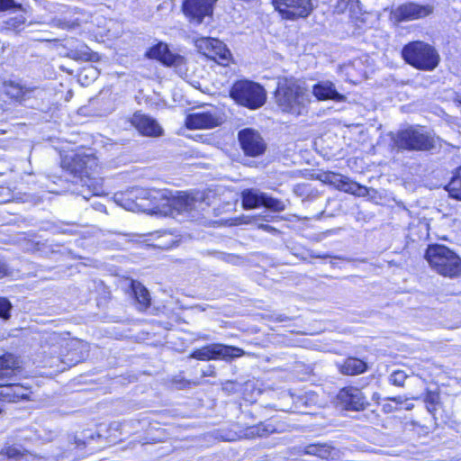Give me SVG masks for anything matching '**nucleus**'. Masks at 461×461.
Segmentation results:
<instances>
[{
    "instance_id": "obj_10",
    "label": "nucleus",
    "mask_w": 461,
    "mask_h": 461,
    "mask_svg": "<svg viewBox=\"0 0 461 461\" xmlns=\"http://www.w3.org/2000/svg\"><path fill=\"white\" fill-rule=\"evenodd\" d=\"M283 18L295 20L308 17L312 10V0H272Z\"/></svg>"
},
{
    "instance_id": "obj_22",
    "label": "nucleus",
    "mask_w": 461,
    "mask_h": 461,
    "mask_svg": "<svg viewBox=\"0 0 461 461\" xmlns=\"http://www.w3.org/2000/svg\"><path fill=\"white\" fill-rule=\"evenodd\" d=\"M137 194L132 193L131 189L116 196L117 203L128 211H145L147 204L144 203L135 201L134 197Z\"/></svg>"
},
{
    "instance_id": "obj_44",
    "label": "nucleus",
    "mask_w": 461,
    "mask_h": 461,
    "mask_svg": "<svg viewBox=\"0 0 461 461\" xmlns=\"http://www.w3.org/2000/svg\"><path fill=\"white\" fill-rule=\"evenodd\" d=\"M8 275V267L6 264L0 259V278Z\"/></svg>"
},
{
    "instance_id": "obj_26",
    "label": "nucleus",
    "mask_w": 461,
    "mask_h": 461,
    "mask_svg": "<svg viewBox=\"0 0 461 461\" xmlns=\"http://www.w3.org/2000/svg\"><path fill=\"white\" fill-rule=\"evenodd\" d=\"M4 91L11 98L15 100H22L28 94L32 92L33 88L27 87L14 81H8L4 83Z\"/></svg>"
},
{
    "instance_id": "obj_53",
    "label": "nucleus",
    "mask_w": 461,
    "mask_h": 461,
    "mask_svg": "<svg viewBox=\"0 0 461 461\" xmlns=\"http://www.w3.org/2000/svg\"><path fill=\"white\" fill-rule=\"evenodd\" d=\"M303 260H305L306 258L303 256L300 257Z\"/></svg>"
},
{
    "instance_id": "obj_3",
    "label": "nucleus",
    "mask_w": 461,
    "mask_h": 461,
    "mask_svg": "<svg viewBox=\"0 0 461 461\" xmlns=\"http://www.w3.org/2000/svg\"><path fill=\"white\" fill-rule=\"evenodd\" d=\"M274 98L281 112L296 117L306 114L311 104L307 89L294 78H279Z\"/></svg>"
},
{
    "instance_id": "obj_6",
    "label": "nucleus",
    "mask_w": 461,
    "mask_h": 461,
    "mask_svg": "<svg viewBox=\"0 0 461 461\" xmlns=\"http://www.w3.org/2000/svg\"><path fill=\"white\" fill-rule=\"evenodd\" d=\"M230 96L240 104L250 109L261 107L266 102V91L251 81L236 82L230 89Z\"/></svg>"
},
{
    "instance_id": "obj_28",
    "label": "nucleus",
    "mask_w": 461,
    "mask_h": 461,
    "mask_svg": "<svg viewBox=\"0 0 461 461\" xmlns=\"http://www.w3.org/2000/svg\"><path fill=\"white\" fill-rule=\"evenodd\" d=\"M339 190L358 196H365L367 194V190L365 186L351 181L348 177L345 178Z\"/></svg>"
},
{
    "instance_id": "obj_25",
    "label": "nucleus",
    "mask_w": 461,
    "mask_h": 461,
    "mask_svg": "<svg viewBox=\"0 0 461 461\" xmlns=\"http://www.w3.org/2000/svg\"><path fill=\"white\" fill-rule=\"evenodd\" d=\"M340 403H363L366 400L364 393L357 387H345L338 394Z\"/></svg>"
},
{
    "instance_id": "obj_36",
    "label": "nucleus",
    "mask_w": 461,
    "mask_h": 461,
    "mask_svg": "<svg viewBox=\"0 0 461 461\" xmlns=\"http://www.w3.org/2000/svg\"><path fill=\"white\" fill-rule=\"evenodd\" d=\"M0 454L6 456L8 458H16L21 455V451L14 447H6L1 450Z\"/></svg>"
},
{
    "instance_id": "obj_18",
    "label": "nucleus",
    "mask_w": 461,
    "mask_h": 461,
    "mask_svg": "<svg viewBox=\"0 0 461 461\" xmlns=\"http://www.w3.org/2000/svg\"><path fill=\"white\" fill-rule=\"evenodd\" d=\"M312 94L318 101L342 102L345 100V96L338 92L334 83L330 80H322L313 85Z\"/></svg>"
},
{
    "instance_id": "obj_13",
    "label": "nucleus",
    "mask_w": 461,
    "mask_h": 461,
    "mask_svg": "<svg viewBox=\"0 0 461 461\" xmlns=\"http://www.w3.org/2000/svg\"><path fill=\"white\" fill-rule=\"evenodd\" d=\"M217 0H184L182 11L191 21L200 24L205 16H211Z\"/></svg>"
},
{
    "instance_id": "obj_16",
    "label": "nucleus",
    "mask_w": 461,
    "mask_h": 461,
    "mask_svg": "<svg viewBox=\"0 0 461 461\" xmlns=\"http://www.w3.org/2000/svg\"><path fill=\"white\" fill-rule=\"evenodd\" d=\"M32 392L18 384L0 385V401L8 403H15L20 401H32Z\"/></svg>"
},
{
    "instance_id": "obj_24",
    "label": "nucleus",
    "mask_w": 461,
    "mask_h": 461,
    "mask_svg": "<svg viewBox=\"0 0 461 461\" xmlns=\"http://www.w3.org/2000/svg\"><path fill=\"white\" fill-rule=\"evenodd\" d=\"M339 368L343 375H356L364 373L367 369V365L359 358L348 357Z\"/></svg>"
},
{
    "instance_id": "obj_17",
    "label": "nucleus",
    "mask_w": 461,
    "mask_h": 461,
    "mask_svg": "<svg viewBox=\"0 0 461 461\" xmlns=\"http://www.w3.org/2000/svg\"><path fill=\"white\" fill-rule=\"evenodd\" d=\"M131 122L142 135L157 137L162 134V128L156 120L140 113H135Z\"/></svg>"
},
{
    "instance_id": "obj_32",
    "label": "nucleus",
    "mask_w": 461,
    "mask_h": 461,
    "mask_svg": "<svg viewBox=\"0 0 461 461\" xmlns=\"http://www.w3.org/2000/svg\"><path fill=\"white\" fill-rule=\"evenodd\" d=\"M347 176H344L340 174L337 173H329L325 180L330 183V185H334L337 189L339 190L340 185H342L343 181L345 180Z\"/></svg>"
},
{
    "instance_id": "obj_8",
    "label": "nucleus",
    "mask_w": 461,
    "mask_h": 461,
    "mask_svg": "<svg viewBox=\"0 0 461 461\" xmlns=\"http://www.w3.org/2000/svg\"><path fill=\"white\" fill-rule=\"evenodd\" d=\"M65 349L68 352L67 355L61 354L60 357L50 358V367H55L58 371H64L68 367L75 366L85 357L83 351L88 350V345L84 341L72 339L65 342Z\"/></svg>"
},
{
    "instance_id": "obj_34",
    "label": "nucleus",
    "mask_w": 461,
    "mask_h": 461,
    "mask_svg": "<svg viewBox=\"0 0 461 461\" xmlns=\"http://www.w3.org/2000/svg\"><path fill=\"white\" fill-rule=\"evenodd\" d=\"M333 448L327 444H319L318 446V455L321 458L328 459L331 456Z\"/></svg>"
},
{
    "instance_id": "obj_45",
    "label": "nucleus",
    "mask_w": 461,
    "mask_h": 461,
    "mask_svg": "<svg viewBox=\"0 0 461 461\" xmlns=\"http://www.w3.org/2000/svg\"><path fill=\"white\" fill-rule=\"evenodd\" d=\"M441 407H442V405L432 404V405L427 406V409H428V411L429 413H431L435 419H437V417H436L437 412H438V409H441Z\"/></svg>"
},
{
    "instance_id": "obj_51",
    "label": "nucleus",
    "mask_w": 461,
    "mask_h": 461,
    "mask_svg": "<svg viewBox=\"0 0 461 461\" xmlns=\"http://www.w3.org/2000/svg\"><path fill=\"white\" fill-rule=\"evenodd\" d=\"M419 400H420V397L415 396V395H411V396L405 398V401H419Z\"/></svg>"
},
{
    "instance_id": "obj_21",
    "label": "nucleus",
    "mask_w": 461,
    "mask_h": 461,
    "mask_svg": "<svg viewBox=\"0 0 461 461\" xmlns=\"http://www.w3.org/2000/svg\"><path fill=\"white\" fill-rule=\"evenodd\" d=\"M131 293L134 296L138 308L140 311L148 309L150 305V296L147 288L140 282H131Z\"/></svg>"
},
{
    "instance_id": "obj_48",
    "label": "nucleus",
    "mask_w": 461,
    "mask_h": 461,
    "mask_svg": "<svg viewBox=\"0 0 461 461\" xmlns=\"http://www.w3.org/2000/svg\"><path fill=\"white\" fill-rule=\"evenodd\" d=\"M258 227L266 231H268V232L276 231V230L270 225L260 224Z\"/></svg>"
},
{
    "instance_id": "obj_43",
    "label": "nucleus",
    "mask_w": 461,
    "mask_h": 461,
    "mask_svg": "<svg viewBox=\"0 0 461 461\" xmlns=\"http://www.w3.org/2000/svg\"><path fill=\"white\" fill-rule=\"evenodd\" d=\"M174 383L177 389H184L191 384V382L186 380H175Z\"/></svg>"
},
{
    "instance_id": "obj_37",
    "label": "nucleus",
    "mask_w": 461,
    "mask_h": 461,
    "mask_svg": "<svg viewBox=\"0 0 461 461\" xmlns=\"http://www.w3.org/2000/svg\"><path fill=\"white\" fill-rule=\"evenodd\" d=\"M439 401L438 393L433 391H428L424 402L426 403H438Z\"/></svg>"
},
{
    "instance_id": "obj_47",
    "label": "nucleus",
    "mask_w": 461,
    "mask_h": 461,
    "mask_svg": "<svg viewBox=\"0 0 461 461\" xmlns=\"http://www.w3.org/2000/svg\"><path fill=\"white\" fill-rule=\"evenodd\" d=\"M345 410L346 411H363L364 410V405L363 404H360V405H346Z\"/></svg>"
},
{
    "instance_id": "obj_30",
    "label": "nucleus",
    "mask_w": 461,
    "mask_h": 461,
    "mask_svg": "<svg viewBox=\"0 0 461 461\" xmlns=\"http://www.w3.org/2000/svg\"><path fill=\"white\" fill-rule=\"evenodd\" d=\"M158 239V240L155 246L163 249H169L173 248L175 244L177 242L176 238L171 233L167 232H165Z\"/></svg>"
},
{
    "instance_id": "obj_42",
    "label": "nucleus",
    "mask_w": 461,
    "mask_h": 461,
    "mask_svg": "<svg viewBox=\"0 0 461 461\" xmlns=\"http://www.w3.org/2000/svg\"><path fill=\"white\" fill-rule=\"evenodd\" d=\"M72 55L74 59H79L84 60H88L90 59V54L87 50L82 51L80 54H78L77 52H74Z\"/></svg>"
},
{
    "instance_id": "obj_46",
    "label": "nucleus",
    "mask_w": 461,
    "mask_h": 461,
    "mask_svg": "<svg viewBox=\"0 0 461 461\" xmlns=\"http://www.w3.org/2000/svg\"><path fill=\"white\" fill-rule=\"evenodd\" d=\"M311 258H331L330 255L329 254H326V253H323V254H317L313 251H310L309 254H308Z\"/></svg>"
},
{
    "instance_id": "obj_2",
    "label": "nucleus",
    "mask_w": 461,
    "mask_h": 461,
    "mask_svg": "<svg viewBox=\"0 0 461 461\" xmlns=\"http://www.w3.org/2000/svg\"><path fill=\"white\" fill-rule=\"evenodd\" d=\"M62 167L74 176L75 185L81 187L74 192L85 200L104 193L102 178L94 176L98 163L92 154L77 153L73 156H66L62 160Z\"/></svg>"
},
{
    "instance_id": "obj_14",
    "label": "nucleus",
    "mask_w": 461,
    "mask_h": 461,
    "mask_svg": "<svg viewBox=\"0 0 461 461\" xmlns=\"http://www.w3.org/2000/svg\"><path fill=\"white\" fill-rule=\"evenodd\" d=\"M221 122V116L214 109L190 113L185 119V125L189 129H212Z\"/></svg>"
},
{
    "instance_id": "obj_35",
    "label": "nucleus",
    "mask_w": 461,
    "mask_h": 461,
    "mask_svg": "<svg viewBox=\"0 0 461 461\" xmlns=\"http://www.w3.org/2000/svg\"><path fill=\"white\" fill-rule=\"evenodd\" d=\"M11 309V303L5 298H0V317L3 319L9 318V311Z\"/></svg>"
},
{
    "instance_id": "obj_12",
    "label": "nucleus",
    "mask_w": 461,
    "mask_h": 461,
    "mask_svg": "<svg viewBox=\"0 0 461 461\" xmlns=\"http://www.w3.org/2000/svg\"><path fill=\"white\" fill-rule=\"evenodd\" d=\"M199 51L219 64L227 65L230 59V51L226 45L215 38H200L195 41Z\"/></svg>"
},
{
    "instance_id": "obj_19",
    "label": "nucleus",
    "mask_w": 461,
    "mask_h": 461,
    "mask_svg": "<svg viewBox=\"0 0 461 461\" xmlns=\"http://www.w3.org/2000/svg\"><path fill=\"white\" fill-rule=\"evenodd\" d=\"M146 56L149 59H158L167 66L178 65L181 60V57L172 54L168 50L167 45L161 42L151 47Z\"/></svg>"
},
{
    "instance_id": "obj_23",
    "label": "nucleus",
    "mask_w": 461,
    "mask_h": 461,
    "mask_svg": "<svg viewBox=\"0 0 461 461\" xmlns=\"http://www.w3.org/2000/svg\"><path fill=\"white\" fill-rule=\"evenodd\" d=\"M265 193L258 189H245L241 193L242 206L245 209H253L263 204Z\"/></svg>"
},
{
    "instance_id": "obj_15",
    "label": "nucleus",
    "mask_w": 461,
    "mask_h": 461,
    "mask_svg": "<svg viewBox=\"0 0 461 461\" xmlns=\"http://www.w3.org/2000/svg\"><path fill=\"white\" fill-rule=\"evenodd\" d=\"M239 140L244 152L252 157L262 154L265 150V143L260 135L251 130L245 129L239 133Z\"/></svg>"
},
{
    "instance_id": "obj_20",
    "label": "nucleus",
    "mask_w": 461,
    "mask_h": 461,
    "mask_svg": "<svg viewBox=\"0 0 461 461\" xmlns=\"http://www.w3.org/2000/svg\"><path fill=\"white\" fill-rule=\"evenodd\" d=\"M22 370L21 359L11 353L0 356V379L11 378Z\"/></svg>"
},
{
    "instance_id": "obj_4",
    "label": "nucleus",
    "mask_w": 461,
    "mask_h": 461,
    "mask_svg": "<svg viewBox=\"0 0 461 461\" xmlns=\"http://www.w3.org/2000/svg\"><path fill=\"white\" fill-rule=\"evenodd\" d=\"M425 258L438 274L449 278L461 276V258L447 247L438 244L429 246Z\"/></svg>"
},
{
    "instance_id": "obj_39",
    "label": "nucleus",
    "mask_w": 461,
    "mask_h": 461,
    "mask_svg": "<svg viewBox=\"0 0 461 461\" xmlns=\"http://www.w3.org/2000/svg\"><path fill=\"white\" fill-rule=\"evenodd\" d=\"M15 6L16 5L14 0H0V11H5Z\"/></svg>"
},
{
    "instance_id": "obj_29",
    "label": "nucleus",
    "mask_w": 461,
    "mask_h": 461,
    "mask_svg": "<svg viewBox=\"0 0 461 461\" xmlns=\"http://www.w3.org/2000/svg\"><path fill=\"white\" fill-rule=\"evenodd\" d=\"M262 205L276 212H283L286 208V205L283 201L271 197L267 194L264 195Z\"/></svg>"
},
{
    "instance_id": "obj_11",
    "label": "nucleus",
    "mask_w": 461,
    "mask_h": 461,
    "mask_svg": "<svg viewBox=\"0 0 461 461\" xmlns=\"http://www.w3.org/2000/svg\"><path fill=\"white\" fill-rule=\"evenodd\" d=\"M244 354V350L232 346H225L222 344H210L192 352L191 357L198 360L211 359H230L240 357Z\"/></svg>"
},
{
    "instance_id": "obj_27",
    "label": "nucleus",
    "mask_w": 461,
    "mask_h": 461,
    "mask_svg": "<svg viewBox=\"0 0 461 461\" xmlns=\"http://www.w3.org/2000/svg\"><path fill=\"white\" fill-rule=\"evenodd\" d=\"M446 189L451 197L461 201V167L456 169Z\"/></svg>"
},
{
    "instance_id": "obj_50",
    "label": "nucleus",
    "mask_w": 461,
    "mask_h": 461,
    "mask_svg": "<svg viewBox=\"0 0 461 461\" xmlns=\"http://www.w3.org/2000/svg\"><path fill=\"white\" fill-rule=\"evenodd\" d=\"M203 376H206V375H214V370H213V368H212V366H210V367L208 368V370H207V371H204V372L203 373Z\"/></svg>"
},
{
    "instance_id": "obj_1",
    "label": "nucleus",
    "mask_w": 461,
    "mask_h": 461,
    "mask_svg": "<svg viewBox=\"0 0 461 461\" xmlns=\"http://www.w3.org/2000/svg\"><path fill=\"white\" fill-rule=\"evenodd\" d=\"M131 191L137 194L134 197L135 201L147 204V210L151 206V209L173 217L184 214L190 218H196L209 207L204 194L201 192L182 193L177 196L167 198L163 191H150L143 188H132Z\"/></svg>"
},
{
    "instance_id": "obj_41",
    "label": "nucleus",
    "mask_w": 461,
    "mask_h": 461,
    "mask_svg": "<svg viewBox=\"0 0 461 461\" xmlns=\"http://www.w3.org/2000/svg\"><path fill=\"white\" fill-rule=\"evenodd\" d=\"M24 23V18L21 15L19 17H15L14 19H11L8 22V24L14 27H18L20 24Z\"/></svg>"
},
{
    "instance_id": "obj_9",
    "label": "nucleus",
    "mask_w": 461,
    "mask_h": 461,
    "mask_svg": "<svg viewBox=\"0 0 461 461\" xmlns=\"http://www.w3.org/2000/svg\"><path fill=\"white\" fill-rule=\"evenodd\" d=\"M434 12L432 5H420L414 2H407L398 5L391 11L390 16L396 23L423 19Z\"/></svg>"
},
{
    "instance_id": "obj_40",
    "label": "nucleus",
    "mask_w": 461,
    "mask_h": 461,
    "mask_svg": "<svg viewBox=\"0 0 461 461\" xmlns=\"http://www.w3.org/2000/svg\"><path fill=\"white\" fill-rule=\"evenodd\" d=\"M318 446L319 444H311L305 447L304 453L308 455H318Z\"/></svg>"
},
{
    "instance_id": "obj_33",
    "label": "nucleus",
    "mask_w": 461,
    "mask_h": 461,
    "mask_svg": "<svg viewBox=\"0 0 461 461\" xmlns=\"http://www.w3.org/2000/svg\"><path fill=\"white\" fill-rule=\"evenodd\" d=\"M406 378H407V375L405 374L404 371L397 370V371H394L390 375L389 379L393 384L397 385V386H402Z\"/></svg>"
},
{
    "instance_id": "obj_38",
    "label": "nucleus",
    "mask_w": 461,
    "mask_h": 461,
    "mask_svg": "<svg viewBox=\"0 0 461 461\" xmlns=\"http://www.w3.org/2000/svg\"><path fill=\"white\" fill-rule=\"evenodd\" d=\"M222 390L228 393H233L237 390V383L234 381H226L222 384Z\"/></svg>"
},
{
    "instance_id": "obj_31",
    "label": "nucleus",
    "mask_w": 461,
    "mask_h": 461,
    "mask_svg": "<svg viewBox=\"0 0 461 461\" xmlns=\"http://www.w3.org/2000/svg\"><path fill=\"white\" fill-rule=\"evenodd\" d=\"M276 429L272 425L269 424H259L256 427H251L249 429V435L251 436H258V437H265L271 433H274Z\"/></svg>"
},
{
    "instance_id": "obj_52",
    "label": "nucleus",
    "mask_w": 461,
    "mask_h": 461,
    "mask_svg": "<svg viewBox=\"0 0 461 461\" xmlns=\"http://www.w3.org/2000/svg\"><path fill=\"white\" fill-rule=\"evenodd\" d=\"M78 25H79V23H75V22H73V23H71V25H69V27H75V26H78Z\"/></svg>"
},
{
    "instance_id": "obj_5",
    "label": "nucleus",
    "mask_w": 461,
    "mask_h": 461,
    "mask_svg": "<svg viewBox=\"0 0 461 461\" xmlns=\"http://www.w3.org/2000/svg\"><path fill=\"white\" fill-rule=\"evenodd\" d=\"M406 63L415 68L426 71L433 70L439 62V55L429 43L416 41L406 44L402 50Z\"/></svg>"
},
{
    "instance_id": "obj_49",
    "label": "nucleus",
    "mask_w": 461,
    "mask_h": 461,
    "mask_svg": "<svg viewBox=\"0 0 461 461\" xmlns=\"http://www.w3.org/2000/svg\"><path fill=\"white\" fill-rule=\"evenodd\" d=\"M94 208L97 211H100V212H106V210H105V206L101 204V203H97L94 206Z\"/></svg>"
},
{
    "instance_id": "obj_7",
    "label": "nucleus",
    "mask_w": 461,
    "mask_h": 461,
    "mask_svg": "<svg viewBox=\"0 0 461 461\" xmlns=\"http://www.w3.org/2000/svg\"><path fill=\"white\" fill-rule=\"evenodd\" d=\"M396 144L400 149L429 150L435 147V140L421 130L409 128L398 133Z\"/></svg>"
}]
</instances>
